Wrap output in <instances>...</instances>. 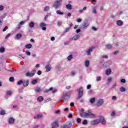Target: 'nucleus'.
<instances>
[{
  "label": "nucleus",
  "mask_w": 128,
  "mask_h": 128,
  "mask_svg": "<svg viewBox=\"0 0 128 128\" xmlns=\"http://www.w3.org/2000/svg\"><path fill=\"white\" fill-rule=\"evenodd\" d=\"M90 104H94V102H96V98H91L90 100Z\"/></svg>",
  "instance_id": "22"
},
{
  "label": "nucleus",
  "mask_w": 128,
  "mask_h": 128,
  "mask_svg": "<svg viewBox=\"0 0 128 128\" xmlns=\"http://www.w3.org/2000/svg\"><path fill=\"white\" fill-rule=\"evenodd\" d=\"M98 124H100V120H95L91 122V124L92 126H96Z\"/></svg>",
  "instance_id": "7"
},
{
  "label": "nucleus",
  "mask_w": 128,
  "mask_h": 128,
  "mask_svg": "<svg viewBox=\"0 0 128 128\" xmlns=\"http://www.w3.org/2000/svg\"><path fill=\"white\" fill-rule=\"evenodd\" d=\"M24 22H26L24 21H22V22H20V23L18 24L16 26L18 30H20V28H22V24H24Z\"/></svg>",
  "instance_id": "10"
},
{
  "label": "nucleus",
  "mask_w": 128,
  "mask_h": 128,
  "mask_svg": "<svg viewBox=\"0 0 128 128\" xmlns=\"http://www.w3.org/2000/svg\"><path fill=\"white\" fill-rule=\"evenodd\" d=\"M50 10V6H46L44 8V12H48Z\"/></svg>",
  "instance_id": "34"
},
{
  "label": "nucleus",
  "mask_w": 128,
  "mask_h": 128,
  "mask_svg": "<svg viewBox=\"0 0 128 128\" xmlns=\"http://www.w3.org/2000/svg\"><path fill=\"white\" fill-rule=\"evenodd\" d=\"M63 100H68L70 98V96L68 94V93H64L62 96Z\"/></svg>",
  "instance_id": "8"
},
{
  "label": "nucleus",
  "mask_w": 128,
  "mask_h": 128,
  "mask_svg": "<svg viewBox=\"0 0 128 128\" xmlns=\"http://www.w3.org/2000/svg\"><path fill=\"white\" fill-rule=\"evenodd\" d=\"M100 120V122H101V124H106V120H104V116H101L100 117V119L99 120Z\"/></svg>",
  "instance_id": "6"
},
{
  "label": "nucleus",
  "mask_w": 128,
  "mask_h": 128,
  "mask_svg": "<svg viewBox=\"0 0 128 128\" xmlns=\"http://www.w3.org/2000/svg\"><path fill=\"white\" fill-rule=\"evenodd\" d=\"M112 78H109L108 79V82H112Z\"/></svg>",
  "instance_id": "63"
},
{
  "label": "nucleus",
  "mask_w": 128,
  "mask_h": 128,
  "mask_svg": "<svg viewBox=\"0 0 128 128\" xmlns=\"http://www.w3.org/2000/svg\"><path fill=\"white\" fill-rule=\"evenodd\" d=\"M29 26L30 28H32L34 26V22H31L30 24H29Z\"/></svg>",
  "instance_id": "23"
},
{
  "label": "nucleus",
  "mask_w": 128,
  "mask_h": 128,
  "mask_svg": "<svg viewBox=\"0 0 128 128\" xmlns=\"http://www.w3.org/2000/svg\"><path fill=\"white\" fill-rule=\"evenodd\" d=\"M8 28V26H5L4 28L3 29L2 32H6V30Z\"/></svg>",
  "instance_id": "48"
},
{
  "label": "nucleus",
  "mask_w": 128,
  "mask_h": 128,
  "mask_svg": "<svg viewBox=\"0 0 128 128\" xmlns=\"http://www.w3.org/2000/svg\"><path fill=\"white\" fill-rule=\"evenodd\" d=\"M40 87H37L35 89L36 92H40Z\"/></svg>",
  "instance_id": "30"
},
{
  "label": "nucleus",
  "mask_w": 128,
  "mask_h": 128,
  "mask_svg": "<svg viewBox=\"0 0 128 128\" xmlns=\"http://www.w3.org/2000/svg\"><path fill=\"white\" fill-rule=\"evenodd\" d=\"M42 118V115L38 114L34 117V118Z\"/></svg>",
  "instance_id": "40"
},
{
  "label": "nucleus",
  "mask_w": 128,
  "mask_h": 128,
  "mask_svg": "<svg viewBox=\"0 0 128 128\" xmlns=\"http://www.w3.org/2000/svg\"><path fill=\"white\" fill-rule=\"evenodd\" d=\"M71 74H72V76H74V74H76V73L74 72H71Z\"/></svg>",
  "instance_id": "60"
},
{
  "label": "nucleus",
  "mask_w": 128,
  "mask_h": 128,
  "mask_svg": "<svg viewBox=\"0 0 128 128\" xmlns=\"http://www.w3.org/2000/svg\"><path fill=\"white\" fill-rule=\"evenodd\" d=\"M37 74L38 76H40V74H42V71L38 70Z\"/></svg>",
  "instance_id": "50"
},
{
  "label": "nucleus",
  "mask_w": 128,
  "mask_h": 128,
  "mask_svg": "<svg viewBox=\"0 0 128 128\" xmlns=\"http://www.w3.org/2000/svg\"><path fill=\"white\" fill-rule=\"evenodd\" d=\"M28 80H26V82H23L24 86H28Z\"/></svg>",
  "instance_id": "26"
},
{
  "label": "nucleus",
  "mask_w": 128,
  "mask_h": 128,
  "mask_svg": "<svg viewBox=\"0 0 128 128\" xmlns=\"http://www.w3.org/2000/svg\"><path fill=\"white\" fill-rule=\"evenodd\" d=\"M106 74H107V76H109V74H112V70L110 68H108L106 70Z\"/></svg>",
  "instance_id": "18"
},
{
  "label": "nucleus",
  "mask_w": 128,
  "mask_h": 128,
  "mask_svg": "<svg viewBox=\"0 0 128 128\" xmlns=\"http://www.w3.org/2000/svg\"><path fill=\"white\" fill-rule=\"evenodd\" d=\"M82 20L80 18H78L76 20V22H82Z\"/></svg>",
  "instance_id": "51"
},
{
  "label": "nucleus",
  "mask_w": 128,
  "mask_h": 128,
  "mask_svg": "<svg viewBox=\"0 0 128 128\" xmlns=\"http://www.w3.org/2000/svg\"><path fill=\"white\" fill-rule=\"evenodd\" d=\"M76 32H77V34H78V32H80V29H78L76 30Z\"/></svg>",
  "instance_id": "58"
},
{
  "label": "nucleus",
  "mask_w": 128,
  "mask_h": 128,
  "mask_svg": "<svg viewBox=\"0 0 128 128\" xmlns=\"http://www.w3.org/2000/svg\"><path fill=\"white\" fill-rule=\"evenodd\" d=\"M90 87H91L90 85H88L87 86L88 90H90Z\"/></svg>",
  "instance_id": "61"
},
{
  "label": "nucleus",
  "mask_w": 128,
  "mask_h": 128,
  "mask_svg": "<svg viewBox=\"0 0 128 128\" xmlns=\"http://www.w3.org/2000/svg\"><path fill=\"white\" fill-rule=\"evenodd\" d=\"M9 80L10 82H14V78L13 76H11Z\"/></svg>",
  "instance_id": "38"
},
{
  "label": "nucleus",
  "mask_w": 128,
  "mask_h": 128,
  "mask_svg": "<svg viewBox=\"0 0 128 128\" xmlns=\"http://www.w3.org/2000/svg\"><path fill=\"white\" fill-rule=\"evenodd\" d=\"M36 70H33L32 72H28L26 74V76H28L29 78H32L34 74H36Z\"/></svg>",
  "instance_id": "2"
},
{
  "label": "nucleus",
  "mask_w": 128,
  "mask_h": 128,
  "mask_svg": "<svg viewBox=\"0 0 128 128\" xmlns=\"http://www.w3.org/2000/svg\"><path fill=\"white\" fill-rule=\"evenodd\" d=\"M104 104V100L100 99L97 103V106H100Z\"/></svg>",
  "instance_id": "11"
},
{
  "label": "nucleus",
  "mask_w": 128,
  "mask_h": 128,
  "mask_svg": "<svg viewBox=\"0 0 128 128\" xmlns=\"http://www.w3.org/2000/svg\"><path fill=\"white\" fill-rule=\"evenodd\" d=\"M10 34H8L6 35V36L5 38H10Z\"/></svg>",
  "instance_id": "52"
},
{
  "label": "nucleus",
  "mask_w": 128,
  "mask_h": 128,
  "mask_svg": "<svg viewBox=\"0 0 128 128\" xmlns=\"http://www.w3.org/2000/svg\"><path fill=\"white\" fill-rule=\"evenodd\" d=\"M24 84V82H22V80H20L17 82V84L18 86H20V84Z\"/></svg>",
  "instance_id": "36"
},
{
  "label": "nucleus",
  "mask_w": 128,
  "mask_h": 128,
  "mask_svg": "<svg viewBox=\"0 0 128 128\" xmlns=\"http://www.w3.org/2000/svg\"><path fill=\"white\" fill-rule=\"evenodd\" d=\"M22 36V34H18L16 36V40H20Z\"/></svg>",
  "instance_id": "19"
},
{
  "label": "nucleus",
  "mask_w": 128,
  "mask_h": 128,
  "mask_svg": "<svg viewBox=\"0 0 128 128\" xmlns=\"http://www.w3.org/2000/svg\"><path fill=\"white\" fill-rule=\"evenodd\" d=\"M92 30H97L96 28L94 26L92 27Z\"/></svg>",
  "instance_id": "59"
},
{
  "label": "nucleus",
  "mask_w": 128,
  "mask_h": 128,
  "mask_svg": "<svg viewBox=\"0 0 128 128\" xmlns=\"http://www.w3.org/2000/svg\"><path fill=\"white\" fill-rule=\"evenodd\" d=\"M116 24H117V26H122V24H124V22H122V21L120 20H118L116 22Z\"/></svg>",
  "instance_id": "13"
},
{
  "label": "nucleus",
  "mask_w": 128,
  "mask_h": 128,
  "mask_svg": "<svg viewBox=\"0 0 128 128\" xmlns=\"http://www.w3.org/2000/svg\"><path fill=\"white\" fill-rule=\"evenodd\" d=\"M0 52H4V47L0 48Z\"/></svg>",
  "instance_id": "41"
},
{
  "label": "nucleus",
  "mask_w": 128,
  "mask_h": 128,
  "mask_svg": "<svg viewBox=\"0 0 128 128\" xmlns=\"http://www.w3.org/2000/svg\"><path fill=\"white\" fill-rule=\"evenodd\" d=\"M106 48L108 50H110V48H112V46L110 44H108L106 45Z\"/></svg>",
  "instance_id": "29"
},
{
  "label": "nucleus",
  "mask_w": 128,
  "mask_h": 128,
  "mask_svg": "<svg viewBox=\"0 0 128 128\" xmlns=\"http://www.w3.org/2000/svg\"><path fill=\"white\" fill-rule=\"evenodd\" d=\"M62 21H58V23H57L58 26H62Z\"/></svg>",
  "instance_id": "47"
},
{
  "label": "nucleus",
  "mask_w": 128,
  "mask_h": 128,
  "mask_svg": "<svg viewBox=\"0 0 128 128\" xmlns=\"http://www.w3.org/2000/svg\"><path fill=\"white\" fill-rule=\"evenodd\" d=\"M72 122H69L66 124L64 125L62 128H72Z\"/></svg>",
  "instance_id": "9"
},
{
  "label": "nucleus",
  "mask_w": 128,
  "mask_h": 128,
  "mask_svg": "<svg viewBox=\"0 0 128 128\" xmlns=\"http://www.w3.org/2000/svg\"><path fill=\"white\" fill-rule=\"evenodd\" d=\"M62 2V0H56L54 4L53 5V8H58V6H60V3Z\"/></svg>",
  "instance_id": "3"
},
{
  "label": "nucleus",
  "mask_w": 128,
  "mask_h": 128,
  "mask_svg": "<svg viewBox=\"0 0 128 128\" xmlns=\"http://www.w3.org/2000/svg\"><path fill=\"white\" fill-rule=\"evenodd\" d=\"M72 55H70L69 56H68V60H72Z\"/></svg>",
  "instance_id": "42"
},
{
  "label": "nucleus",
  "mask_w": 128,
  "mask_h": 128,
  "mask_svg": "<svg viewBox=\"0 0 128 128\" xmlns=\"http://www.w3.org/2000/svg\"><path fill=\"white\" fill-rule=\"evenodd\" d=\"M80 34H76L74 36V37L72 38V40H78L80 38Z\"/></svg>",
  "instance_id": "15"
},
{
  "label": "nucleus",
  "mask_w": 128,
  "mask_h": 128,
  "mask_svg": "<svg viewBox=\"0 0 128 128\" xmlns=\"http://www.w3.org/2000/svg\"><path fill=\"white\" fill-rule=\"evenodd\" d=\"M38 82V80H34L31 82L32 84H36Z\"/></svg>",
  "instance_id": "33"
},
{
  "label": "nucleus",
  "mask_w": 128,
  "mask_h": 128,
  "mask_svg": "<svg viewBox=\"0 0 128 128\" xmlns=\"http://www.w3.org/2000/svg\"><path fill=\"white\" fill-rule=\"evenodd\" d=\"M46 72H50V70H52V68H50V65H46Z\"/></svg>",
  "instance_id": "17"
},
{
  "label": "nucleus",
  "mask_w": 128,
  "mask_h": 128,
  "mask_svg": "<svg viewBox=\"0 0 128 128\" xmlns=\"http://www.w3.org/2000/svg\"><path fill=\"white\" fill-rule=\"evenodd\" d=\"M46 26V23L44 22H42L40 24V28H43L44 26Z\"/></svg>",
  "instance_id": "37"
},
{
  "label": "nucleus",
  "mask_w": 128,
  "mask_h": 128,
  "mask_svg": "<svg viewBox=\"0 0 128 128\" xmlns=\"http://www.w3.org/2000/svg\"><path fill=\"white\" fill-rule=\"evenodd\" d=\"M6 94L7 96H12V92L10 90H8L6 92Z\"/></svg>",
  "instance_id": "28"
},
{
  "label": "nucleus",
  "mask_w": 128,
  "mask_h": 128,
  "mask_svg": "<svg viewBox=\"0 0 128 128\" xmlns=\"http://www.w3.org/2000/svg\"><path fill=\"white\" fill-rule=\"evenodd\" d=\"M96 80L98 82H100V80H102V77H100V76L96 78Z\"/></svg>",
  "instance_id": "43"
},
{
  "label": "nucleus",
  "mask_w": 128,
  "mask_h": 128,
  "mask_svg": "<svg viewBox=\"0 0 128 128\" xmlns=\"http://www.w3.org/2000/svg\"><path fill=\"white\" fill-rule=\"evenodd\" d=\"M81 122H82V119H80V118H78L77 119V122H78V124H80Z\"/></svg>",
  "instance_id": "46"
},
{
  "label": "nucleus",
  "mask_w": 128,
  "mask_h": 128,
  "mask_svg": "<svg viewBox=\"0 0 128 128\" xmlns=\"http://www.w3.org/2000/svg\"><path fill=\"white\" fill-rule=\"evenodd\" d=\"M94 47L92 46L88 49L87 52H86V54H87V56H90L92 52L94 50Z\"/></svg>",
  "instance_id": "5"
},
{
  "label": "nucleus",
  "mask_w": 128,
  "mask_h": 128,
  "mask_svg": "<svg viewBox=\"0 0 128 128\" xmlns=\"http://www.w3.org/2000/svg\"><path fill=\"white\" fill-rule=\"evenodd\" d=\"M70 30V28H66V30H65V32H68Z\"/></svg>",
  "instance_id": "64"
},
{
  "label": "nucleus",
  "mask_w": 128,
  "mask_h": 128,
  "mask_svg": "<svg viewBox=\"0 0 128 128\" xmlns=\"http://www.w3.org/2000/svg\"><path fill=\"white\" fill-rule=\"evenodd\" d=\"M32 44H26L25 46L26 48H28V49L32 48Z\"/></svg>",
  "instance_id": "20"
},
{
  "label": "nucleus",
  "mask_w": 128,
  "mask_h": 128,
  "mask_svg": "<svg viewBox=\"0 0 128 128\" xmlns=\"http://www.w3.org/2000/svg\"><path fill=\"white\" fill-rule=\"evenodd\" d=\"M26 54L27 56H30V52H26Z\"/></svg>",
  "instance_id": "57"
},
{
  "label": "nucleus",
  "mask_w": 128,
  "mask_h": 128,
  "mask_svg": "<svg viewBox=\"0 0 128 128\" xmlns=\"http://www.w3.org/2000/svg\"><path fill=\"white\" fill-rule=\"evenodd\" d=\"M116 116V112L113 111L111 114V116Z\"/></svg>",
  "instance_id": "45"
},
{
  "label": "nucleus",
  "mask_w": 128,
  "mask_h": 128,
  "mask_svg": "<svg viewBox=\"0 0 128 128\" xmlns=\"http://www.w3.org/2000/svg\"><path fill=\"white\" fill-rule=\"evenodd\" d=\"M53 90L52 88H50V89H46L44 90V92H48L50 90Z\"/></svg>",
  "instance_id": "31"
},
{
  "label": "nucleus",
  "mask_w": 128,
  "mask_h": 128,
  "mask_svg": "<svg viewBox=\"0 0 128 128\" xmlns=\"http://www.w3.org/2000/svg\"><path fill=\"white\" fill-rule=\"evenodd\" d=\"M88 124V122L86 121V120H84L82 122V124Z\"/></svg>",
  "instance_id": "49"
},
{
  "label": "nucleus",
  "mask_w": 128,
  "mask_h": 128,
  "mask_svg": "<svg viewBox=\"0 0 128 128\" xmlns=\"http://www.w3.org/2000/svg\"><path fill=\"white\" fill-rule=\"evenodd\" d=\"M120 91L121 92H126V88L122 87L121 88H120Z\"/></svg>",
  "instance_id": "32"
},
{
  "label": "nucleus",
  "mask_w": 128,
  "mask_h": 128,
  "mask_svg": "<svg viewBox=\"0 0 128 128\" xmlns=\"http://www.w3.org/2000/svg\"><path fill=\"white\" fill-rule=\"evenodd\" d=\"M85 66L86 68H88V66H90V61L86 60L85 62Z\"/></svg>",
  "instance_id": "25"
},
{
  "label": "nucleus",
  "mask_w": 128,
  "mask_h": 128,
  "mask_svg": "<svg viewBox=\"0 0 128 128\" xmlns=\"http://www.w3.org/2000/svg\"><path fill=\"white\" fill-rule=\"evenodd\" d=\"M120 82L122 84H126V79H122Z\"/></svg>",
  "instance_id": "44"
},
{
  "label": "nucleus",
  "mask_w": 128,
  "mask_h": 128,
  "mask_svg": "<svg viewBox=\"0 0 128 128\" xmlns=\"http://www.w3.org/2000/svg\"><path fill=\"white\" fill-rule=\"evenodd\" d=\"M88 26H90V24H88V22H86L83 25V26H84V28H88Z\"/></svg>",
  "instance_id": "35"
},
{
  "label": "nucleus",
  "mask_w": 128,
  "mask_h": 128,
  "mask_svg": "<svg viewBox=\"0 0 128 128\" xmlns=\"http://www.w3.org/2000/svg\"><path fill=\"white\" fill-rule=\"evenodd\" d=\"M78 100H80V98H82V94H84V89L82 88L81 87L78 90Z\"/></svg>",
  "instance_id": "1"
},
{
  "label": "nucleus",
  "mask_w": 128,
  "mask_h": 128,
  "mask_svg": "<svg viewBox=\"0 0 128 128\" xmlns=\"http://www.w3.org/2000/svg\"><path fill=\"white\" fill-rule=\"evenodd\" d=\"M94 116H96V114H94L92 112H88L87 113V118H94Z\"/></svg>",
  "instance_id": "4"
},
{
  "label": "nucleus",
  "mask_w": 128,
  "mask_h": 128,
  "mask_svg": "<svg viewBox=\"0 0 128 128\" xmlns=\"http://www.w3.org/2000/svg\"><path fill=\"white\" fill-rule=\"evenodd\" d=\"M92 12L93 14H96V9L94 8L92 9Z\"/></svg>",
  "instance_id": "53"
},
{
  "label": "nucleus",
  "mask_w": 128,
  "mask_h": 128,
  "mask_svg": "<svg viewBox=\"0 0 128 128\" xmlns=\"http://www.w3.org/2000/svg\"><path fill=\"white\" fill-rule=\"evenodd\" d=\"M66 8H67V10H72V4H68L66 6Z\"/></svg>",
  "instance_id": "24"
},
{
  "label": "nucleus",
  "mask_w": 128,
  "mask_h": 128,
  "mask_svg": "<svg viewBox=\"0 0 128 128\" xmlns=\"http://www.w3.org/2000/svg\"><path fill=\"white\" fill-rule=\"evenodd\" d=\"M57 14H60V16H62L64 14V12H62L60 10L56 11Z\"/></svg>",
  "instance_id": "27"
},
{
  "label": "nucleus",
  "mask_w": 128,
  "mask_h": 128,
  "mask_svg": "<svg viewBox=\"0 0 128 128\" xmlns=\"http://www.w3.org/2000/svg\"><path fill=\"white\" fill-rule=\"evenodd\" d=\"M70 106H74V102H71L70 104Z\"/></svg>",
  "instance_id": "62"
},
{
  "label": "nucleus",
  "mask_w": 128,
  "mask_h": 128,
  "mask_svg": "<svg viewBox=\"0 0 128 128\" xmlns=\"http://www.w3.org/2000/svg\"><path fill=\"white\" fill-rule=\"evenodd\" d=\"M112 100H116V96H113L112 97Z\"/></svg>",
  "instance_id": "54"
},
{
  "label": "nucleus",
  "mask_w": 128,
  "mask_h": 128,
  "mask_svg": "<svg viewBox=\"0 0 128 128\" xmlns=\"http://www.w3.org/2000/svg\"><path fill=\"white\" fill-rule=\"evenodd\" d=\"M8 122V124H14V118H9Z\"/></svg>",
  "instance_id": "14"
},
{
  "label": "nucleus",
  "mask_w": 128,
  "mask_h": 128,
  "mask_svg": "<svg viewBox=\"0 0 128 128\" xmlns=\"http://www.w3.org/2000/svg\"><path fill=\"white\" fill-rule=\"evenodd\" d=\"M4 10V6H0V10Z\"/></svg>",
  "instance_id": "55"
},
{
  "label": "nucleus",
  "mask_w": 128,
  "mask_h": 128,
  "mask_svg": "<svg viewBox=\"0 0 128 128\" xmlns=\"http://www.w3.org/2000/svg\"><path fill=\"white\" fill-rule=\"evenodd\" d=\"M68 118H72V114H70L68 116Z\"/></svg>",
  "instance_id": "56"
},
{
  "label": "nucleus",
  "mask_w": 128,
  "mask_h": 128,
  "mask_svg": "<svg viewBox=\"0 0 128 128\" xmlns=\"http://www.w3.org/2000/svg\"><path fill=\"white\" fill-rule=\"evenodd\" d=\"M80 116L82 118H88V113L86 112H82L80 114Z\"/></svg>",
  "instance_id": "16"
},
{
  "label": "nucleus",
  "mask_w": 128,
  "mask_h": 128,
  "mask_svg": "<svg viewBox=\"0 0 128 128\" xmlns=\"http://www.w3.org/2000/svg\"><path fill=\"white\" fill-rule=\"evenodd\" d=\"M37 100L38 102H43L44 100V98L42 96H38V98H37Z\"/></svg>",
  "instance_id": "21"
},
{
  "label": "nucleus",
  "mask_w": 128,
  "mask_h": 128,
  "mask_svg": "<svg viewBox=\"0 0 128 128\" xmlns=\"http://www.w3.org/2000/svg\"><path fill=\"white\" fill-rule=\"evenodd\" d=\"M0 114L1 116H4V114H6V112H4V110H1Z\"/></svg>",
  "instance_id": "39"
},
{
  "label": "nucleus",
  "mask_w": 128,
  "mask_h": 128,
  "mask_svg": "<svg viewBox=\"0 0 128 128\" xmlns=\"http://www.w3.org/2000/svg\"><path fill=\"white\" fill-rule=\"evenodd\" d=\"M58 128V122L55 121L52 124V128Z\"/></svg>",
  "instance_id": "12"
}]
</instances>
